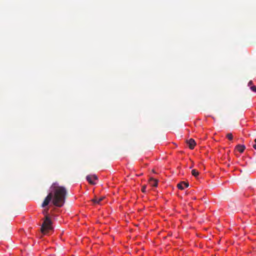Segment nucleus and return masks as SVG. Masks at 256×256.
Instances as JSON below:
<instances>
[{"instance_id":"1","label":"nucleus","mask_w":256,"mask_h":256,"mask_svg":"<svg viewBox=\"0 0 256 256\" xmlns=\"http://www.w3.org/2000/svg\"><path fill=\"white\" fill-rule=\"evenodd\" d=\"M66 190L64 186H60L56 182L53 183L50 186V192L45 198L42 206L44 208L48 206L52 199L53 204L58 207H62L64 202Z\"/></svg>"},{"instance_id":"2","label":"nucleus","mask_w":256,"mask_h":256,"mask_svg":"<svg viewBox=\"0 0 256 256\" xmlns=\"http://www.w3.org/2000/svg\"><path fill=\"white\" fill-rule=\"evenodd\" d=\"M48 208H45L42 211V214L45 216V220L40 228V231L44 234H47L52 228V221L48 216Z\"/></svg>"},{"instance_id":"3","label":"nucleus","mask_w":256,"mask_h":256,"mask_svg":"<svg viewBox=\"0 0 256 256\" xmlns=\"http://www.w3.org/2000/svg\"><path fill=\"white\" fill-rule=\"evenodd\" d=\"M98 178L96 175H88L86 176L87 180L92 184H94L93 180H97Z\"/></svg>"},{"instance_id":"4","label":"nucleus","mask_w":256,"mask_h":256,"mask_svg":"<svg viewBox=\"0 0 256 256\" xmlns=\"http://www.w3.org/2000/svg\"><path fill=\"white\" fill-rule=\"evenodd\" d=\"M189 186V184L186 182H181L177 184V187L178 189L182 190L184 188V186L188 188Z\"/></svg>"},{"instance_id":"5","label":"nucleus","mask_w":256,"mask_h":256,"mask_svg":"<svg viewBox=\"0 0 256 256\" xmlns=\"http://www.w3.org/2000/svg\"><path fill=\"white\" fill-rule=\"evenodd\" d=\"M186 142L188 145L189 148L191 150L194 149V146L196 144V143L194 140L192 138H190V140H188L186 141Z\"/></svg>"},{"instance_id":"6","label":"nucleus","mask_w":256,"mask_h":256,"mask_svg":"<svg viewBox=\"0 0 256 256\" xmlns=\"http://www.w3.org/2000/svg\"><path fill=\"white\" fill-rule=\"evenodd\" d=\"M149 184L151 185V186L156 187L158 186V180L151 178H150Z\"/></svg>"},{"instance_id":"7","label":"nucleus","mask_w":256,"mask_h":256,"mask_svg":"<svg viewBox=\"0 0 256 256\" xmlns=\"http://www.w3.org/2000/svg\"><path fill=\"white\" fill-rule=\"evenodd\" d=\"M104 196H101L100 198L95 197L92 200L94 204H100V202L104 200Z\"/></svg>"},{"instance_id":"8","label":"nucleus","mask_w":256,"mask_h":256,"mask_svg":"<svg viewBox=\"0 0 256 256\" xmlns=\"http://www.w3.org/2000/svg\"><path fill=\"white\" fill-rule=\"evenodd\" d=\"M236 148L238 151L242 153L244 152V150L246 148V147L244 145H240L238 144L236 146Z\"/></svg>"},{"instance_id":"9","label":"nucleus","mask_w":256,"mask_h":256,"mask_svg":"<svg viewBox=\"0 0 256 256\" xmlns=\"http://www.w3.org/2000/svg\"><path fill=\"white\" fill-rule=\"evenodd\" d=\"M192 174L194 176L197 177L199 174V172L196 169H194L192 170Z\"/></svg>"},{"instance_id":"10","label":"nucleus","mask_w":256,"mask_h":256,"mask_svg":"<svg viewBox=\"0 0 256 256\" xmlns=\"http://www.w3.org/2000/svg\"><path fill=\"white\" fill-rule=\"evenodd\" d=\"M226 138L229 140H232L233 138V136L232 134V133H228L227 134H226Z\"/></svg>"},{"instance_id":"11","label":"nucleus","mask_w":256,"mask_h":256,"mask_svg":"<svg viewBox=\"0 0 256 256\" xmlns=\"http://www.w3.org/2000/svg\"><path fill=\"white\" fill-rule=\"evenodd\" d=\"M250 90L254 92H256V86H252L250 87Z\"/></svg>"},{"instance_id":"12","label":"nucleus","mask_w":256,"mask_h":256,"mask_svg":"<svg viewBox=\"0 0 256 256\" xmlns=\"http://www.w3.org/2000/svg\"><path fill=\"white\" fill-rule=\"evenodd\" d=\"M146 185H144L142 186V192L145 193L146 192Z\"/></svg>"},{"instance_id":"13","label":"nucleus","mask_w":256,"mask_h":256,"mask_svg":"<svg viewBox=\"0 0 256 256\" xmlns=\"http://www.w3.org/2000/svg\"><path fill=\"white\" fill-rule=\"evenodd\" d=\"M254 144L252 145V147L256 150V138L254 140Z\"/></svg>"},{"instance_id":"14","label":"nucleus","mask_w":256,"mask_h":256,"mask_svg":"<svg viewBox=\"0 0 256 256\" xmlns=\"http://www.w3.org/2000/svg\"><path fill=\"white\" fill-rule=\"evenodd\" d=\"M252 84V80H250L248 83V86H250Z\"/></svg>"}]
</instances>
